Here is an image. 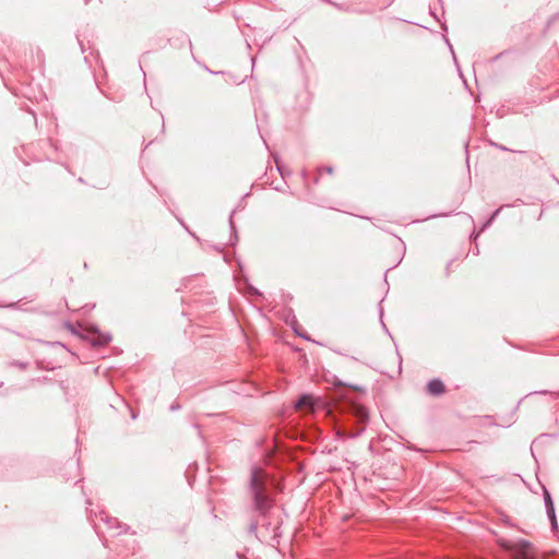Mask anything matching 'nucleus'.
Instances as JSON below:
<instances>
[{"instance_id":"nucleus-2","label":"nucleus","mask_w":559,"mask_h":559,"mask_svg":"<svg viewBox=\"0 0 559 559\" xmlns=\"http://www.w3.org/2000/svg\"><path fill=\"white\" fill-rule=\"evenodd\" d=\"M253 502L255 509L261 513H265L272 506V499L266 495V491H253Z\"/></svg>"},{"instance_id":"nucleus-7","label":"nucleus","mask_w":559,"mask_h":559,"mask_svg":"<svg viewBox=\"0 0 559 559\" xmlns=\"http://www.w3.org/2000/svg\"><path fill=\"white\" fill-rule=\"evenodd\" d=\"M313 405V397L311 395H302L297 402H296V408H304V407H312Z\"/></svg>"},{"instance_id":"nucleus-3","label":"nucleus","mask_w":559,"mask_h":559,"mask_svg":"<svg viewBox=\"0 0 559 559\" xmlns=\"http://www.w3.org/2000/svg\"><path fill=\"white\" fill-rule=\"evenodd\" d=\"M265 478H266V475L262 469H260V468L252 469L251 478H250L251 489H264V487L266 486Z\"/></svg>"},{"instance_id":"nucleus-1","label":"nucleus","mask_w":559,"mask_h":559,"mask_svg":"<svg viewBox=\"0 0 559 559\" xmlns=\"http://www.w3.org/2000/svg\"><path fill=\"white\" fill-rule=\"evenodd\" d=\"M500 545L510 551L514 559H535L534 548L527 542L502 540L500 542Z\"/></svg>"},{"instance_id":"nucleus-8","label":"nucleus","mask_w":559,"mask_h":559,"mask_svg":"<svg viewBox=\"0 0 559 559\" xmlns=\"http://www.w3.org/2000/svg\"><path fill=\"white\" fill-rule=\"evenodd\" d=\"M325 170L329 173V174H332L333 169L332 167H326Z\"/></svg>"},{"instance_id":"nucleus-4","label":"nucleus","mask_w":559,"mask_h":559,"mask_svg":"<svg viewBox=\"0 0 559 559\" xmlns=\"http://www.w3.org/2000/svg\"><path fill=\"white\" fill-rule=\"evenodd\" d=\"M544 501L546 506L547 515L551 522L552 528L557 527V520L555 514V507L549 491H544Z\"/></svg>"},{"instance_id":"nucleus-9","label":"nucleus","mask_w":559,"mask_h":559,"mask_svg":"<svg viewBox=\"0 0 559 559\" xmlns=\"http://www.w3.org/2000/svg\"><path fill=\"white\" fill-rule=\"evenodd\" d=\"M362 431H364V427L360 428L359 431L357 433H355L354 436H359Z\"/></svg>"},{"instance_id":"nucleus-5","label":"nucleus","mask_w":559,"mask_h":559,"mask_svg":"<svg viewBox=\"0 0 559 559\" xmlns=\"http://www.w3.org/2000/svg\"><path fill=\"white\" fill-rule=\"evenodd\" d=\"M427 390L432 395H439L444 392V385L440 380L435 379L428 383Z\"/></svg>"},{"instance_id":"nucleus-6","label":"nucleus","mask_w":559,"mask_h":559,"mask_svg":"<svg viewBox=\"0 0 559 559\" xmlns=\"http://www.w3.org/2000/svg\"><path fill=\"white\" fill-rule=\"evenodd\" d=\"M354 414L355 416L358 418V420L360 423H367L368 421V418H369V414H368V411L366 407L361 406V405H356L354 407Z\"/></svg>"}]
</instances>
